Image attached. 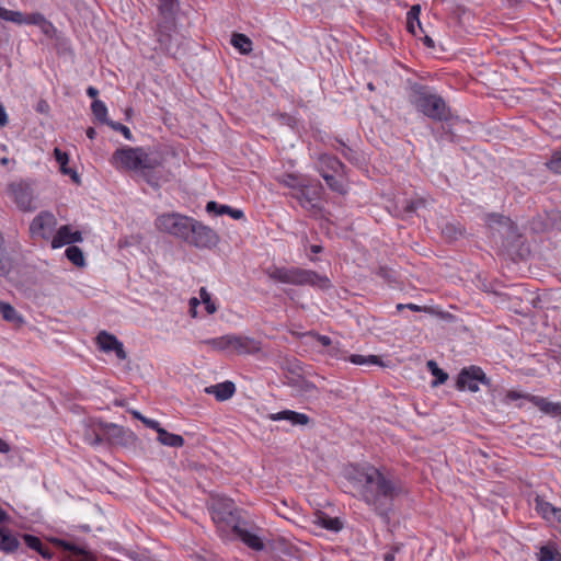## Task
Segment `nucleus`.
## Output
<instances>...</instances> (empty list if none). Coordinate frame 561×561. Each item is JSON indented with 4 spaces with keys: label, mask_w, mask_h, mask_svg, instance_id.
Segmentation results:
<instances>
[{
    "label": "nucleus",
    "mask_w": 561,
    "mask_h": 561,
    "mask_svg": "<svg viewBox=\"0 0 561 561\" xmlns=\"http://www.w3.org/2000/svg\"><path fill=\"white\" fill-rule=\"evenodd\" d=\"M352 479L359 499L377 515L388 519L393 501L404 491L401 481L374 466L357 468Z\"/></svg>",
    "instance_id": "f257e3e1"
},
{
    "label": "nucleus",
    "mask_w": 561,
    "mask_h": 561,
    "mask_svg": "<svg viewBox=\"0 0 561 561\" xmlns=\"http://www.w3.org/2000/svg\"><path fill=\"white\" fill-rule=\"evenodd\" d=\"M158 231L170 234L197 249H211L219 242V236L203 222L180 213H164L154 219Z\"/></svg>",
    "instance_id": "f03ea898"
},
{
    "label": "nucleus",
    "mask_w": 561,
    "mask_h": 561,
    "mask_svg": "<svg viewBox=\"0 0 561 561\" xmlns=\"http://www.w3.org/2000/svg\"><path fill=\"white\" fill-rule=\"evenodd\" d=\"M111 164L119 171H138L154 187L159 186L156 170L161 167V156L144 147H122L114 151Z\"/></svg>",
    "instance_id": "7ed1b4c3"
},
{
    "label": "nucleus",
    "mask_w": 561,
    "mask_h": 561,
    "mask_svg": "<svg viewBox=\"0 0 561 561\" xmlns=\"http://www.w3.org/2000/svg\"><path fill=\"white\" fill-rule=\"evenodd\" d=\"M159 21L154 35L162 51L175 56L180 49L181 36L176 32V0H159Z\"/></svg>",
    "instance_id": "20e7f679"
},
{
    "label": "nucleus",
    "mask_w": 561,
    "mask_h": 561,
    "mask_svg": "<svg viewBox=\"0 0 561 561\" xmlns=\"http://www.w3.org/2000/svg\"><path fill=\"white\" fill-rule=\"evenodd\" d=\"M266 274L270 279L294 286H310L319 290H328L332 287L330 278L312 270L296 266H271Z\"/></svg>",
    "instance_id": "39448f33"
},
{
    "label": "nucleus",
    "mask_w": 561,
    "mask_h": 561,
    "mask_svg": "<svg viewBox=\"0 0 561 561\" xmlns=\"http://www.w3.org/2000/svg\"><path fill=\"white\" fill-rule=\"evenodd\" d=\"M409 102L423 115L433 121H447L450 116L445 100L427 85L414 83L410 87Z\"/></svg>",
    "instance_id": "423d86ee"
},
{
    "label": "nucleus",
    "mask_w": 561,
    "mask_h": 561,
    "mask_svg": "<svg viewBox=\"0 0 561 561\" xmlns=\"http://www.w3.org/2000/svg\"><path fill=\"white\" fill-rule=\"evenodd\" d=\"M219 352H229L237 355H254L262 351V342L242 334H226L204 341Z\"/></svg>",
    "instance_id": "0eeeda50"
},
{
    "label": "nucleus",
    "mask_w": 561,
    "mask_h": 561,
    "mask_svg": "<svg viewBox=\"0 0 561 561\" xmlns=\"http://www.w3.org/2000/svg\"><path fill=\"white\" fill-rule=\"evenodd\" d=\"M480 385L490 386V379L481 367L470 365L459 371L456 380V388L459 391L477 392Z\"/></svg>",
    "instance_id": "6e6552de"
},
{
    "label": "nucleus",
    "mask_w": 561,
    "mask_h": 561,
    "mask_svg": "<svg viewBox=\"0 0 561 561\" xmlns=\"http://www.w3.org/2000/svg\"><path fill=\"white\" fill-rule=\"evenodd\" d=\"M213 520L218 525V528L222 526L234 527L239 524L240 516L232 500L218 499L213 504Z\"/></svg>",
    "instance_id": "1a4fd4ad"
},
{
    "label": "nucleus",
    "mask_w": 561,
    "mask_h": 561,
    "mask_svg": "<svg viewBox=\"0 0 561 561\" xmlns=\"http://www.w3.org/2000/svg\"><path fill=\"white\" fill-rule=\"evenodd\" d=\"M57 226V218L50 211H41L30 224V233L33 239H53Z\"/></svg>",
    "instance_id": "9d476101"
},
{
    "label": "nucleus",
    "mask_w": 561,
    "mask_h": 561,
    "mask_svg": "<svg viewBox=\"0 0 561 561\" xmlns=\"http://www.w3.org/2000/svg\"><path fill=\"white\" fill-rule=\"evenodd\" d=\"M7 192L16 207L22 211H31L34 209L33 191L28 183L24 181L12 182L8 185Z\"/></svg>",
    "instance_id": "9b49d317"
},
{
    "label": "nucleus",
    "mask_w": 561,
    "mask_h": 561,
    "mask_svg": "<svg viewBox=\"0 0 561 561\" xmlns=\"http://www.w3.org/2000/svg\"><path fill=\"white\" fill-rule=\"evenodd\" d=\"M322 190L323 187L320 182L309 183L305 181L299 191L293 192L291 196L296 198L304 208L313 209L321 198Z\"/></svg>",
    "instance_id": "f8f14e48"
},
{
    "label": "nucleus",
    "mask_w": 561,
    "mask_h": 561,
    "mask_svg": "<svg viewBox=\"0 0 561 561\" xmlns=\"http://www.w3.org/2000/svg\"><path fill=\"white\" fill-rule=\"evenodd\" d=\"M96 344L105 353L114 352L121 360L127 357L123 343L115 335L106 331H101L96 335Z\"/></svg>",
    "instance_id": "ddd939ff"
},
{
    "label": "nucleus",
    "mask_w": 561,
    "mask_h": 561,
    "mask_svg": "<svg viewBox=\"0 0 561 561\" xmlns=\"http://www.w3.org/2000/svg\"><path fill=\"white\" fill-rule=\"evenodd\" d=\"M82 427L84 442L91 446H96L103 442L107 425L96 419H88L82 423Z\"/></svg>",
    "instance_id": "4468645a"
},
{
    "label": "nucleus",
    "mask_w": 561,
    "mask_h": 561,
    "mask_svg": "<svg viewBox=\"0 0 561 561\" xmlns=\"http://www.w3.org/2000/svg\"><path fill=\"white\" fill-rule=\"evenodd\" d=\"M82 240V233L79 230H72L69 225H64L54 233L50 245L53 249H59L66 244L81 242Z\"/></svg>",
    "instance_id": "2eb2a0df"
},
{
    "label": "nucleus",
    "mask_w": 561,
    "mask_h": 561,
    "mask_svg": "<svg viewBox=\"0 0 561 561\" xmlns=\"http://www.w3.org/2000/svg\"><path fill=\"white\" fill-rule=\"evenodd\" d=\"M344 168L336 157L327 153L320 154L317 161V170L321 176L329 173L343 174Z\"/></svg>",
    "instance_id": "dca6fc26"
},
{
    "label": "nucleus",
    "mask_w": 561,
    "mask_h": 561,
    "mask_svg": "<svg viewBox=\"0 0 561 561\" xmlns=\"http://www.w3.org/2000/svg\"><path fill=\"white\" fill-rule=\"evenodd\" d=\"M232 533L249 548L261 551L264 549L263 540L254 533L242 528L239 524L234 525Z\"/></svg>",
    "instance_id": "f3484780"
},
{
    "label": "nucleus",
    "mask_w": 561,
    "mask_h": 561,
    "mask_svg": "<svg viewBox=\"0 0 561 561\" xmlns=\"http://www.w3.org/2000/svg\"><path fill=\"white\" fill-rule=\"evenodd\" d=\"M268 419L271 421L285 420V421L290 422L291 425H300V426H306L310 423V417L307 414L296 412L293 410H284V411L277 412V413H271L268 415Z\"/></svg>",
    "instance_id": "a211bd4d"
},
{
    "label": "nucleus",
    "mask_w": 561,
    "mask_h": 561,
    "mask_svg": "<svg viewBox=\"0 0 561 561\" xmlns=\"http://www.w3.org/2000/svg\"><path fill=\"white\" fill-rule=\"evenodd\" d=\"M205 392L214 394L218 401L230 399L236 392V386L232 381H224L205 388Z\"/></svg>",
    "instance_id": "6ab92c4d"
},
{
    "label": "nucleus",
    "mask_w": 561,
    "mask_h": 561,
    "mask_svg": "<svg viewBox=\"0 0 561 561\" xmlns=\"http://www.w3.org/2000/svg\"><path fill=\"white\" fill-rule=\"evenodd\" d=\"M527 400L546 414L561 416V403L551 402L539 396H528Z\"/></svg>",
    "instance_id": "aec40b11"
},
{
    "label": "nucleus",
    "mask_w": 561,
    "mask_h": 561,
    "mask_svg": "<svg viewBox=\"0 0 561 561\" xmlns=\"http://www.w3.org/2000/svg\"><path fill=\"white\" fill-rule=\"evenodd\" d=\"M535 510L545 519L559 523V513H561V508L554 507L542 497L537 496L535 499Z\"/></svg>",
    "instance_id": "412c9836"
},
{
    "label": "nucleus",
    "mask_w": 561,
    "mask_h": 561,
    "mask_svg": "<svg viewBox=\"0 0 561 561\" xmlns=\"http://www.w3.org/2000/svg\"><path fill=\"white\" fill-rule=\"evenodd\" d=\"M206 210L216 215H229L237 220L243 218L244 216L241 209L231 208L228 205H220L214 201L207 203Z\"/></svg>",
    "instance_id": "4be33fe9"
},
{
    "label": "nucleus",
    "mask_w": 561,
    "mask_h": 561,
    "mask_svg": "<svg viewBox=\"0 0 561 561\" xmlns=\"http://www.w3.org/2000/svg\"><path fill=\"white\" fill-rule=\"evenodd\" d=\"M314 524L324 529L335 533L340 531L343 528V523L340 520V518L331 517L322 512L316 514Z\"/></svg>",
    "instance_id": "5701e85b"
},
{
    "label": "nucleus",
    "mask_w": 561,
    "mask_h": 561,
    "mask_svg": "<svg viewBox=\"0 0 561 561\" xmlns=\"http://www.w3.org/2000/svg\"><path fill=\"white\" fill-rule=\"evenodd\" d=\"M20 546L18 538L9 529H0V550L5 553L14 552Z\"/></svg>",
    "instance_id": "b1692460"
},
{
    "label": "nucleus",
    "mask_w": 561,
    "mask_h": 561,
    "mask_svg": "<svg viewBox=\"0 0 561 561\" xmlns=\"http://www.w3.org/2000/svg\"><path fill=\"white\" fill-rule=\"evenodd\" d=\"M420 14H421V5L414 4L411 7L409 12L407 13V30L413 34L414 36L417 35L416 28L423 32L421 21H420Z\"/></svg>",
    "instance_id": "393cba45"
},
{
    "label": "nucleus",
    "mask_w": 561,
    "mask_h": 561,
    "mask_svg": "<svg viewBox=\"0 0 561 561\" xmlns=\"http://www.w3.org/2000/svg\"><path fill=\"white\" fill-rule=\"evenodd\" d=\"M158 440L164 446L180 448L184 445V438L181 435L169 433L164 428H159Z\"/></svg>",
    "instance_id": "a878e982"
},
{
    "label": "nucleus",
    "mask_w": 561,
    "mask_h": 561,
    "mask_svg": "<svg viewBox=\"0 0 561 561\" xmlns=\"http://www.w3.org/2000/svg\"><path fill=\"white\" fill-rule=\"evenodd\" d=\"M231 45L241 54L248 55L252 51V41L244 34L234 33L231 36Z\"/></svg>",
    "instance_id": "bb28decb"
},
{
    "label": "nucleus",
    "mask_w": 561,
    "mask_h": 561,
    "mask_svg": "<svg viewBox=\"0 0 561 561\" xmlns=\"http://www.w3.org/2000/svg\"><path fill=\"white\" fill-rule=\"evenodd\" d=\"M54 156H55L56 161L60 165L61 173L70 175L75 181H78L77 173L72 169H69L67 167L68 161H69L68 154L66 152L61 151L59 148H55Z\"/></svg>",
    "instance_id": "cd10ccee"
},
{
    "label": "nucleus",
    "mask_w": 561,
    "mask_h": 561,
    "mask_svg": "<svg viewBox=\"0 0 561 561\" xmlns=\"http://www.w3.org/2000/svg\"><path fill=\"white\" fill-rule=\"evenodd\" d=\"M0 314L5 321L14 324L23 321L18 311L8 302L0 301Z\"/></svg>",
    "instance_id": "c85d7f7f"
},
{
    "label": "nucleus",
    "mask_w": 561,
    "mask_h": 561,
    "mask_svg": "<svg viewBox=\"0 0 561 561\" xmlns=\"http://www.w3.org/2000/svg\"><path fill=\"white\" fill-rule=\"evenodd\" d=\"M24 24L37 25L44 32H47V30L53 26L51 23L48 22L46 20V18L42 13H38V12L25 14Z\"/></svg>",
    "instance_id": "c756f323"
},
{
    "label": "nucleus",
    "mask_w": 561,
    "mask_h": 561,
    "mask_svg": "<svg viewBox=\"0 0 561 561\" xmlns=\"http://www.w3.org/2000/svg\"><path fill=\"white\" fill-rule=\"evenodd\" d=\"M67 259L78 267H82L85 264L82 250L77 245H70L66 249Z\"/></svg>",
    "instance_id": "7c9ffc66"
},
{
    "label": "nucleus",
    "mask_w": 561,
    "mask_h": 561,
    "mask_svg": "<svg viewBox=\"0 0 561 561\" xmlns=\"http://www.w3.org/2000/svg\"><path fill=\"white\" fill-rule=\"evenodd\" d=\"M340 176H342V174L329 173V174H323L322 175V178L325 181L327 185L332 191H334L336 193H340V194H345L346 191H345L344 184L339 179Z\"/></svg>",
    "instance_id": "2f4dec72"
},
{
    "label": "nucleus",
    "mask_w": 561,
    "mask_h": 561,
    "mask_svg": "<svg viewBox=\"0 0 561 561\" xmlns=\"http://www.w3.org/2000/svg\"><path fill=\"white\" fill-rule=\"evenodd\" d=\"M0 19L21 25L24 24L25 14L20 11H12L0 7Z\"/></svg>",
    "instance_id": "473e14b6"
},
{
    "label": "nucleus",
    "mask_w": 561,
    "mask_h": 561,
    "mask_svg": "<svg viewBox=\"0 0 561 561\" xmlns=\"http://www.w3.org/2000/svg\"><path fill=\"white\" fill-rule=\"evenodd\" d=\"M306 180L300 179L298 175L295 174H284L282 178L278 179V182L289 188H293L294 192H298L301 185L304 184Z\"/></svg>",
    "instance_id": "72a5a7b5"
},
{
    "label": "nucleus",
    "mask_w": 561,
    "mask_h": 561,
    "mask_svg": "<svg viewBox=\"0 0 561 561\" xmlns=\"http://www.w3.org/2000/svg\"><path fill=\"white\" fill-rule=\"evenodd\" d=\"M537 556L539 561H556L559 560L560 553L554 546L547 545L540 548Z\"/></svg>",
    "instance_id": "f704fd0d"
},
{
    "label": "nucleus",
    "mask_w": 561,
    "mask_h": 561,
    "mask_svg": "<svg viewBox=\"0 0 561 561\" xmlns=\"http://www.w3.org/2000/svg\"><path fill=\"white\" fill-rule=\"evenodd\" d=\"M427 367L431 370L432 375L436 377V379L433 381V386L446 382V380L448 379V375L437 366L436 362L428 360Z\"/></svg>",
    "instance_id": "c9c22d12"
},
{
    "label": "nucleus",
    "mask_w": 561,
    "mask_h": 561,
    "mask_svg": "<svg viewBox=\"0 0 561 561\" xmlns=\"http://www.w3.org/2000/svg\"><path fill=\"white\" fill-rule=\"evenodd\" d=\"M91 110L98 121H100L101 123H106V124L108 123V121L106 118L107 108H106V105L102 101L94 100L91 105Z\"/></svg>",
    "instance_id": "e433bc0d"
},
{
    "label": "nucleus",
    "mask_w": 561,
    "mask_h": 561,
    "mask_svg": "<svg viewBox=\"0 0 561 561\" xmlns=\"http://www.w3.org/2000/svg\"><path fill=\"white\" fill-rule=\"evenodd\" d=\"M348 360L355 365H367V364L378 365L380 363L378 356H376V355L363 356V355L354 354L348 357Z\"/></svg>",
    "instance_id": "4c0bfd02"
},
{
    "label": "nucleus",
    "mask_w": 561,
    "mask_h": 561,
    "mask_svg": "<svg viewBox=\"0 0 561 561\" xmlns=\"http://www.w3.org/2000/svg\"><path fill=\"white\" fill-rule=\"evenodd\" d=\"M199 297L202 302L205 305V309L208 314H213L216 312L217 307L216 304L213 301L210 294L207 291L205 287H202L199 289Z\"/></svg>",
    "instance_id": "58836bf2"
},
{
    "label": "nucleus",
    "mask_w": 561,
    "mask_h": 561,
    "mask_svg": "<svg viewBox=\"0 0 561 561\" xmlns=\"http://www.w3.org/2000/svg\"><path fill=\"white\" fill-rule=\"evenodd\" d=\"M546 165L553 173L561 174V150L554 151Z\"/></svg>",
    "instance_id": "ea45409f"
},
{
    "label": "nucleus",
    "mask_w": 561,
    "mask_h": 561,
    "mask_svg": "<svg viewBox=\"0 0 561 561\" xmlns=\"http://www.w3.org/2000/svg\"><path fill=\"white\" fill-rule=\"evenodd\" d=\"M23 540L30 549L35 550L36 552H38L41 549H43L44 543L36 536L25 534V535H23Z\"/></svg>",
    "instance_id": "a19ab883"
},
{
    "label": "nucleus",
    "mask_w": 561,
    "mask_h": 561,
    "mask_svg": "<svg viewBox=\"0 0 561 561\" xmlns=\"http://www.w3.org/2000/svg\"><path fill=\"white\" fill-rule=\"evenodd\" d=\"M327 354L332 357V358H336V359H346V352L344 350L341 348L340 344L336 343V344H332L328 351H327Z\"/></svg>",
    "instance_id": "79ce46f5"
},
{
    "label": "nucleus",
    "mask_w": 561,
    "mask_h": 561,
    "mask_svg": "<svg viewBox=\"0 0 561 561\" xmlns=\"http://www.w3.org/2000/svg\"><path fill=\"white\" fill-rule=\"evenodd\" d=\"M306 335L313 337L321 345H323L324 347H328V348L333 344L332 340L328 335H321L313 331L306 333Z\"/></svg>",
    "instance_id": "37998d69"
},
{
    "label": "nucleus",
    "mask_w": 561,
    "mask_h": 561,
    "mask_svg": "<svg viewBox=\"0 0 561 561\" xmlns=\"http://www.w3.org/2000/svg\"><path fill=\"white\" fill-rule=\"evenodd\" d=\"M107 124L113 129L121 131L126 139H131V131H130V129L127 126H125V125H123L121 123H114V122H108Z\"/></svg>",
    "instance_id": "c03bdc74"
},
{
    "label": "nucleus",
    "mask_w": 561,
    "mask_h": 561,
    "mask_svg": "<svg viewBox=\"0 0 561 561\" xmlns=\"http://www.w3.org/2000/svg\"><path fill=\"white\" fill-rule=\"evenodd\" d=\"M421 205H424V201L423 199H417V201H407L405 205H404V211L407 214H412L414 213Z\"/></svg>",
    "instance_id": "a18cd8bd"
},
{
    "label": "nucleus",
    "mask_w": 561,
    "mask_h": 561,
    "mask_svg": "<svg viewBox=\"0 0 561 561\" xmlns=\"http://www.w3.org/2000/svg\"><path fill=\"white\" fill-rule=\"evenodd\" d=\"M340 145H341V148H339L337 150L341 151V153L343 154V157L345 159H347L348 161H354L355 160V154H354V151L347 147L344 142L342 141H339Z\"/></svg>",
    "instance_id": "49530a36"
},
{
    "label": "nucleus",
    "mask_w": 561,
    "mask_h": 561,
    "mask_svg": "<svg viewBox=\"0 0 561 561\" xmlns=\"http://www.w3.org/2000/svg\"><path fill=\"white\" fill-rule=\"evenodd\" d=\"M528 396L529 394L520 393L515 390H510V391H507L505 398L507 401H516L518 399H527Z\"/></svg>",
    "instance_id": "de8ad7c7"
},
{
    "label": "nucleus",
    "mask_w": 561,
    "mask_h": 561,
    "mask_svg": "<svg viewBox=\"0 0 561 561\" xmlns=\"http://www.w3.org/2000/svg\"><path fill=\"white\" fill-rule=\"evenodd\" d=\"M141 422L149 428L154 430L159 434V428H162L160 426V423L156 420L148 419V417H141Z\"/></svg>",
    "instance_id": "09e8293b"
},
{
    "label": "nucleus",
    "mask_w": 561,
    "mask_h": 561,
    "mask_svg": "<svg viewBox=\"0 0 561 561\" xmlns=\"http://www.w3.org/2000/svg\"><path fill=\"white\" fill-rule=\"evenodd\" d=\"M199 302H201L199 299L196 298V297H192L190 299L188 305H190V314H191V317H193V318L197 317V307L199 306Z\"/></svg>",
    "instance_id": "8fccbe9b"
},
{
    "label": "nucleus",
    "mask_w": 561,
    "mask_h": 561,
    "mask_svg": "<svg viewBox=\"0 0 561 561\" xmlns=\"http://www.w3.org/2000/svg\"><path fill=\"white\" fill-rule=\"evenodd\" d=\"M8 124H9L8 113H7L3 104L0 102V128L5 127Z\"/></svg>",
    "instance_id": "3c124183"
},
{
    "label": "nucleus",
    "mask_w": 561,
    "mask_h": 561,
    "mask_svg": "<svg viewBox=\"0 0 561 561\" xmlns=\"http://www.w3.org/2000/svg\"><path fill=\"white\" fill-rule=\"evenodd\" d=\"M38 553H39L44 559H47V560H50V559L53 558V556H54V553L51 552V550H50L47 546H45V545H43V549H41V550L38 551Z\"/></svg>",
    "instance_id": "603ef678"
},
{
    "label": "nucleus",
    "mask_w": 561,
    "mask_h": 561,
    "mask_svg": "<svg viewBox=\"0 0 561 561\" xmlns=\"http://www.w3.org/2000/svg\"><path fill=\"white\" fill-rule=\"evenodd\" d=\"M49 108L48 103L45 100H41L36 105V111L39 113H46Z\"/></svg>",
    "instance_id": "864d4df0"
},
{
    "label": "nucleus",
    "mask_w": 561,
    "mask_h": 561,
    "mask_svg": "<svg viewBox=\"0 0 561 561\" xmlns=\"http://www.w3.org/2000/svg\"><path fill=\"white\" fill-rule=\"evenodd\" d=\"M405 307L412 311L420 312V311H426L427 307H421L415 304H405Z\"/></svg>",
    "instance_id": "5fc2aeb1"
},
{
    "label": "nucleus",
    "mask_w": 561,
    "mask_h": 561,
    "mask_svg": "<svg viewBox=\"0 0 561 561\" xmlns=\"http://www.w3.org/2000/svg\"><path fill=\"white\" fill-rule=\"evenodd\" d=\"M9 451H10L9 444L0 438V453L7 454Z\"/></svg>",
    "instance_id": "6e6d98bb"
},
{
    "label": "nucleus",
    "mask_w": 561,
    "mask_h": 561,
    "mask_svg": "<svg viewBox=\"0 0 561 561\" xmlns=\"http://www.w3.org/2000/svg\"><path fill=\"white\" fill-rule=\"evenodd\" d=\"M99 91L94 88V87H89L87 89V94L90 96V98H95L98 95Z\"/></svg>",
    "instance_id": "4d7b16f0"
},
{
    "label": "nucleus",
    "mask_w": 561,
    "mask_h": 561,
    "mask_svg": "<svg viewBox=\"0 0 561 561\" xmlns=\"http://www.w3.org/2000/svg\"><path fill=\"white\" fill-rule=\"evenodd\" d=\"M85 134H87V137L90 138V139H94L95 136H96V131L93 127H89L87 130H85Z\"/></svg>",
    "instance_id": "13d9d810"
},
{
    "label": "nucleus",
    "mask_w": 561,
    "mask_h": 561,
    "mask_svg": "<svg viewBox=\"0 0 561 561\" xmlns=\"http://www.w3.org/2000/svg\"><path fill=\"white\" fill-rule=\"evenodd\" d=\"M9 519L8 513L0 507V523H4Z\"/></svg>",
    "instance_id": "bf43d9fd"
},
{
    "label": "nucleus",
    "mask_w": 561,
    "mask_h": 561,
    "mask_svg": "<svg viewBox=\"0 0 561 561\" xmlns=\"http://www.w3.org/2000/svg\"><path fill=\"white\" fill-rule=\"evenodd\" d=\"M310 251L314 254H318V253L322 252V247L320 244H312L310 247Z\"/></svg>",
    "instance_id": "052dcab7"
},
{
    "label": "nucleus",
    "mask_w": 561,
    "mask_h": 561,
    "mask_svg": "<svg viewBox=\"0 0 561 561\" xmlns=\"http://www.w3.org/2000/svg\"><path fill=\"white\" fill-rule=\"evenodd\" d=\"M423 41L427 47H430V48L434 47V41L430 36L426 35Z\"/></svg>",
    "instance_id": "680f3d73"
},
{
    "label": "nucleus",
    "mask_w": 561,
    "mask_h": 561,
    "mask_svg": "<svg viewBox=\"0 0 561 561\" xmlns=\"http://www.w3.org/2000/svg\"><path fill=\"white\" fill-rule=\"evenodd\" d=\"M393 559H394V557H393V554H391V553H387V554L385 556V561H393Z\"/></svg>",
    "instance_id": "e2e57ef3"
},
{
    "label": "nucleus",
    "mask_w": 561,
    "mask_h": 561,
    "mask_svg": "<svg viewBox=\"0 0 561 561\" xmlns=\"http://www.w3.org/2000/svg\"><path fill=\"white\" fill-rule=\"evenodd\" d=\"M133 415H134L136 419L140 420V421H141V417H145L144 415H141V414H140L139 412H137V411H134V412H133Z\"/></svg>",
    "instance_id": "0e129e2a"
},
{
    "label": "nucleus",
    "mask_w": 561,
    "mask_h": 561,
    "mask_svg": "<svg viewBox=\"0 0 561 561\" xmlns=\"http://www.w3.org/2000/svg\"><path fill=\"white\" fill-rule=\"evenodd\" d=\"M0 163H1L2 165H7V164L9 163V158H7V157L1 158Z\"/></svg>",
    "instance_id": "69168bd1"
},
{
    "label": "nucleus",
    "mask_w": 561,
    "mask_h": 561,
    "mask_svg": "<svg viewBox=\"0 0 561 561\" xmlns=\"http://www.w3.org/2000/svg\"><path fill=\"white\" fill-rule=\"evenodd\" d=\"M404 308H407V307H405V305H403V304H399V305L397 306V309H398L399 311H400V310H402V309H404Z\"/></svg>",
    "instance_id": "338daca9"
},
{
    "label": "nucleus",
    "mask_w": 561,
    "mask_h": 561,
    "mask_svg": "<svg viewBox=\"0 0 561 561\" xmlns=\"http://www.w3.org/2000/svg\"><path fill=\"white\" fill-rule=\"evenodd\" d=\"M559 527H560V533H561V513H559Z\"/></svg>",
    "instance_id": "774afa93"
}]
</instances>
